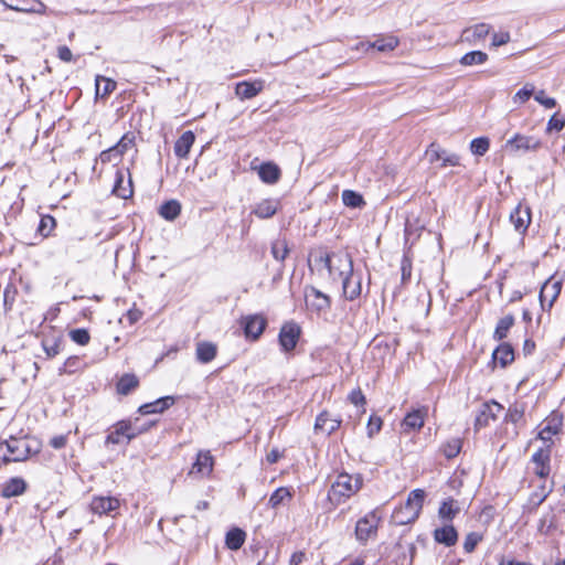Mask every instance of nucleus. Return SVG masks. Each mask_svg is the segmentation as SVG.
Here are the masks:
<instances>
[{
	"label": "nucleus",
	"instance_id": "obj_45",
	"mask_svg": "<svg viewBox=\"0 0 565 565\" xmlns=\"http://www.w3.org/2000/svg\"><path fill=\"white\" fill-rule=\"evenodd\" d=\"M61 340L60 339H44L42 341L43 350L46 353V356L52 359L56 356L61 352Z\"/></svg>",
	"mask_w": 565,
	"mask_h": 565
},
{
	"label": "nucleus",
	"instance_id": "obj_32",
	"mask_svg": "<svg viewBox=\"0 0 565 565\" xmlns=\"http://www.w3.org/2000/svg\"><path fill=\"white\" fill-rule=\"evenodd\" d=\"M181 213V204L177 200H169L161 204L159 215L167 221H174Z\"/></svg>",
	"mask_w": 565,
	"mask_h": 565
},
{
	"label": "nucleus",
	"instance_id": "obj_2",
	"mask_svg": "<svg viewBox=\"0 0 565 565\" xmlns=\"http://www.w3.org/2000/svg\"><path fill=\"white\" fill-rule=\"evenodd\" d=\"M332 281H343L347 276L353 273V260L349 254H333L330 267L327 269Z\"/></svg>",
	"mask_w": 565,
	"mask_h": 565
},
{
	"label": "nucleus",
	"instance_id": "obj_46",
	"mask_svg": "<svg viewBox=\"0 0 565 565\" xmlns=\"http://www.w3.org/2000/svg\"><path fill=\"white\" fill-rule=\"evenodd\" d=\"M461 444L462 443L460 438H452L448 440L443 447V452L446 458H455L460 452Z\"/></svg>",
	"mask_w": 565,
	"mask_h": 565
},
{
	"label": "nucleus",
	"instance_id": "obj_24",
	"mask_svg": "<svg viewBox=\"0 0 565 565\" xmlns=\"http://www.w3.org/2000/svg\"><path fill=\"white\" fill-rule=\"evenodd\" d=\"M342 289L345 299L352 301L361 295V278L354 277L353 273L342 281Z\"/></svg>",
	"mask_w": 565,
	"mask_h": 565
},
{
	"label": "nucleus",
	"instance_id": "obj_5",
	"mask_svg": "<svg viewBox=\"0 0 565 565\" xmlns=\"http://www.w3.org/2000/svg\"><path fill=\"white\" fill-rule=\"evenodd\" d=\"M301 329L298 323L289 321L282 324L278 340L284 352L292 351L300 338Z\"/></svg>",
	"mask_w": 565,
	"mask_h": 565
},
{
	"label": "nucleus",
	"instance_id": "obj_49",
	"mask_svg": "<svg viewBox=\"0 0 565 565\" xmlns=\"http://www.w3.org/2000/svg\"><path fill=\"white\" fill-rule=\"evenodd\" d=\"M482 541V535L478 532H470L466 535L463 550L466 553H472L476 546Z\"/></svg>",
	"mask_w": 565,
	"mask_h": 565
},
{
	"label": "nucleus",
	"instance_id": "obj_10",
	"mask_svg": "<svg viewBox=\"0 0 565 565\" xmlns=\"http://www.w3.org/2000/svg\"><path fill=\"white\" fill-rule=\"evenodd\" d=\"M562 289V281L554 280L553 278L547 279L540 291V302L543 310H546L545 302L548 300L547 310H550L557 299Z\"/></svg>",
	"mask_w": 565,
	"mask_h": 565
},
{
	"label": "nucleus",
	"instance_id": "obj_27",
	"mask_svg": "<svg viewBox=\"0 0 565 565\" xmlns=\"http://www.w3.org/2000/svg\"><path fill=\"white\" fill-rule=\"evenodd\" d=\"M217 353V347L212 342H199L196 344V359L201 363H209L213 361Z\"/></svg>",
	"mask_w": 565,
	"mask_h": 565
},
{
	"label": "nucleus",
	"instance_id": "obj_37",
	"mask_svg": "<svg viewBox=\"0 0 565 565\" xmlns=\"http://www.w3.org/2000/svg\"><path fill=\"white\" fill-rule=\"evenodd\" d=\"M138 379L132 374H125L117 384V391L121 395L129 394L134 388L138 386Z\"/></svg>",
	"mask_w": 565,
	"mask_h": 565
},
{
	"label": "nucleus",
	"instance_id": "obj_61",
	"mask_svg": "<svg viewBox=\"0 0 565 565\" xmlns=\"http://www.w3.org/2000/svg\"><path fill=\"white\" fill-rule=\"evenodd\" d=\"M99 159L103 163H108L111 161L119 160L120 158H116V150L114 147H111L107 150L102 151L99 154Z\"/></svg>",
	"mask_w": 565,
	"mask_h": 565
},
{
	"label": "nucleus",
	"instance_id": "obj_58",
	"mask_svg": "<svg viewBox=\"0 0 565 565\" xmlns=\"http://www.w3.org/2000/svg\"><path fill=\"white\" fill-rule=\"evenodd\" d=\"M565 126V119L564 117L558 116V113L554 114L548 122H547V130H556L561 131Z\"/></svg>",
	"mask_w": 565,
	"mask_h": 565
},
{
	"label": "nucleus",
	"instance_id": "obj_50",
	"mask_svg": "<svg viewBox=\"0 0 565 565\" xmlns=\"http://www.w3.org/2000/svg\"><path fill=\"white\" fill-rule=\"evenodd\" d=\"M440 168L446 167H457L460 164V157L457 153L448 152L447 150H441Z\"/></svg>",
	"mask_w": 565,
	"mask_h": 565
},
{
	"label": "nucleus",
	"instance_id": "obj_8",
	"mask_svg": "<svg viewBox=\"0 0 565 565\" xmlns=\"http://www.w3.org/2000/svg\"><path fill=\"white\" fill-rule=\"evenodd\" d=\"M305 299L307 307L317 312L326 311L331 306L330 297L312 286L306 287Z\"/></svg>",
	"mask_w": 565,
	"mask_h": 565
},
{
	"label": "nucleus",
	"instance_id": "obj_6",
	"mask_svg": "<svg viewBox=\"0 0 565 565\" xmlns=\"http://www.w3.org/2000/svg\"><path fill=\"white\" fill-rule=\"evenodd\" d=\"M9 456H3L4 462H18L28 459L30 455V446L25 439L11 438L6 441Z\"/></svg>",
	"mask_w": 565,
	"mask_h": 565
},
{
	"label": "nucleus",
	"instance_id": "obj_38",
	"mask_svg": "<svg viewBox=\"0 0 565 565\" xmlns=\"http://www.w3.org/2000/svg\"><path fill=\"white\" fill-rule=\"evenodd\" d=\"M424 500H425V491L422 489H415L409 492L405 503L420 514V511H422L423 504H424Z\"/></svg>",
	"mask_w": 565,
	"mask_h": 565
},
{
	"label": "nucleus",
	"instance_id": "obj_41",
	"mask_svg": "<svg viewBox=\"0 0 565 565\" xmlns=\"http://www.w3.org/2000/svg\"><path fill=\"white\" fill-rule=\"evenodd\" d=\"M535 94V87L531 83H526L523 88L518 90L512 97L514 104H524Z\"/></svg>",
	"mask_w": 565,
	"mask_h": 565
},
{
	"label": "nucleus",
	"instance_id": "obj_40",
	"mask_svg": "<svg viewBox=\"0 0 565 565\" xmlns=\"http://www.w3.org/2000/svg\"><path fill=\"white\" fill-rule=\"evenodd\" d=\"M342 201L343 204L349 207H361L365 204L363 196L352 190H344L342 192Z\"/></svg>",
	"mask_w": 565,
	"mask_h": 565
},
{
	"label": "nucleus",
	"instance_id": "obj_14",
	"mask_svg": "<svg viewBox=\"0 0 565 565\" xmlns=\"http://www.w3.org/2000/svg\"><path fill=\"white\" fill-rule=\"evenodd\" d=\"M503 409L502 405H500L497 402L492 403H486L482 406V409L480 411L479 415L476 418V427L482 428L488 426L489 422L495 420L498 417V414Z\"/></svg>",
	"mask_w": 565,
	"mask_h": 565
},
{
	"label": "nucleus",
	"instance_id": "obj_47",
	"mask_svg": "<svg viewBox=\"0 0 565 565\" xmlns=\"http://www.w3.org/2000/svg\"><path fill=\"white\" fill-rule=\"evenodd\" d=\"M2 4L7 8L20 11V12H30L33 11V8L29 7L30 0H0Z\"/></svg>",
	"mask_w": 565,
	"mask_h": 565
},
{
	"label": "nucleus",
	"instance_id": "obj_26",
	"mask_svg": "<svg viewBox=\"0 0 565 565\" xmlns=\"http://www.w3.org/2000/svg\"><path fill=\"white\" fill-rule=\"evenodd\" d=\"M492 358L505 367L514 361V350L511 344L503 342L493 351Z\"/></svg>",
	"mask_w": 565,
	"mask_h": 565
},
{
	"label": "nucleus",
	"instance_id": "obj_63",
	"mask_svg": "<svg viewBox=\"0 0 565 565\" xmlns=\"http://www.w3.org/2000/svg\"><path fill=\"white\" fill-rule=\"evenodd\" d=\"M510 41V34L508 32L494 33L492 35V45L501 46Z\"/></svg>",
	"mask_w": 565,
	"mask_h": 565
},
{
	"label": "nucleus",
	"instance_id": "obj_23",
	"mask_svg": "<svg viewBox=\"0 0 565 565\" xmlns=\"http://www.w3.org/2000/svg\"><path fill=\"white\" fill-rule=\"evenodd\" d=\"M263 89L262 82H239L236 84L235 94L241 99H250L258 95Z\"/></svg>",
	"mask_w": 565,
	"mask_h": 565
},
{
	"label": "nucleus",
	"instance_id": "obj_36",
	"mask_svg": "<svg viewBox=\"0 0 565 565\" xmlns=\"http://www.w3.org/2000/svg\"><path fill=\"white\" fill-rule=\"evenodd\" d=\"M488 60V54L482 51H472L466 53L460 58V64L463 66H472L486 63Z\"/></svg>",
	"mask_w": 565,
	"mask_h": 565
},
{
	"label": "nucleus",
	"instance_id": "obj_1",
	"mask_svg": "<svg viewBox=\"0 0 565 565\" xmlns=\"http://www.w3.org/2000/svg\"><path fill=\"white\" fill-rule=\"evenodd\" d=\"M362 484L363 478L361 475L340 473L331 484L329 499L335 504L343 503L355 494L362 488Z\"/></svg>",
	"mask_w": 565,
	"mask_h": 565
},
{
	"label": "nucleus",
	"instance_id": "obj_54",
	"mask_svg": "<svg viewBox=\"0 0 565 565\" xmlns=\"http://www.w3.org/2000/svg\"><path fill=\"white\" fill-rule=\"evenodd\" d=\"M402 282L406 284L412 276V259L404 255L401 262Z\"/></svg>",
	"mask_w": 565,
	"mask_h": 565
},
{
	"label": "nucleus",
	"instance_id": "obj_33",
	"mask_svg": "<svg viewBox=\"0 0 565 565\" xmlns=\"http://www.w3.org/2000/svg\"><path fill=\"white\" fill-rule=\"evenodd\" d=\"M96 97L105 98L116 89L117 83L104 76H96Z\"/></svg>",
	"mask_w": 565,
	"mask_h": 565
},
{
	"label": "nucleus",
	"instance_id": "obj_60",
	"mask_svg": "<svg viewBox=\"0 0 565 565\" xmlns=\"http://www.w3.org/2000/svg\"><path fill=\"white\" fill-rule=\"evenodd\" d=\"M523 409H519L516 406L510 407L505 415V420L516 424L523 417Z\"/></svg>",
	"mask_w": 565,
	"mask_h": 565
},
{
	"label": "nucleus",
	"instance_id": "obj_44",
	"mask_svg": "<svg viewBox=\"0 0 565 565\" xmlns=\"http://www.w3.org/2000/svg\"><path fill=\"white\" fill-rule=\"evenodd\" d=\"M490 147L489 138L487 137H479L475 138L470 142V150L476 156H483Z\"/></svg>",
	"mask_w": 565,
	"mask_h": 565
},
{
	"label": "nucleus",
	"instance_id": "obj_39",
	"mask_svg": "<svg viewBox=\"0 0 565 565\" xmlns=\"http://www.w3.org/2000/svg\"><path fill=\"white\" fill-rule=\"evenodd\" d=\"M113 192L121 199L129 198L132 194L131 180L128 181V186H124V175L121 172H117Z\"/></svg>",
	"mask_w": 565,
	"mask_h": 565
},
{
	"label": "nucleus",
	"instance_id": "obj_15",
	"mask_svg": "<svg viewBox=\"0 0 565 565\" xmlns=\"http://www.w3.org/2000/svg\"><path fill=\"white\" fill-rule=\"evenodd\" d=\"M435 542L443 544L447 547L456 545L458 541V532L451 524H446L441 527H437L433 532Z\"/></svg>",
	"mask_w": 565,
	"mask_h": 565
},
{
	"label": "nucleus",
	"instance_id": "obj_53",
	"mask_svg": "<svg viewBox=\"0 0 565 565\" xmlns=\"http://www.w3.org/2000/svg\"><path fill=\"white\" fill-rule=\"evenodd\" d=\"M443 148L437 142H431L425 151V156L430 163L439 161Z\"/></svg>",
	"mask_w": 565,
	"mask_h": 565
},
{
	"label": "nucleus",
	"instance_id": "obj_35",
	"mask_svg": "<svg viewBox=\"0 0 565 565\" xmlns=\"http://www.w3.org/2000/svg\"><path fill=\"white\" fill-rule=\"evenodd\" d=\"M245 542V532L241 529H232L227 532L225 543L230 550H238Z\"/></svg>",
	"mask_w": 565,
	"mask_h": 565
},
{
	"label": "nucleus",
	"instance_id": "obj_4",
	"mask_svg": "<svg viewBox=\"0 0 565 565\" xmlns=\"http://www.w3.org/2000/svg\"><path fill=\"white\" fill-rule=\"evenodd\" d=\"M139 433L140 429L132 428L129 422H118L113 426V429L106 437L105 445H119L121 443L128 444L131 439H134Z\"/></svg>",
	"mask_w": 565,
	"mask_h": 565
},
{
	"label": "nucleus",
	"instance_id": "obj_21",
	"mask_svg": "<svg viewBox=\"0 0 565 565\" xmlns=\"http://www.w3.org/2000/svg\"><path fill=\"white\" fill-rule=\"evenodd\" d=\"M258 177L268 184H275L281 177L279 167L273 162H265L258 167Z\"/></svg>",
	"mask_w": 565,
	"mask_h": 565
},
{
	"label": "nucleus",
	"instance_id": "obj_9",
	"mask_svg": "<svg viewBox=\"0 0 565 565\" xmlns=\"http://www.w3.org/2000/svg\"><path fill=\"white\" fill-rule=\"evenodd\" d=\"M504 147L512 152L536 150L541 147V141L531 136L516 134L505 142Z\"/></svg>",
	"mask_w": 565,
	"mask_h": 565
},
{
	"label": "nucleus",
	"instance_id": "obj_62",
	"mask_svg": "<svg viewBox=\"0 0 565 565\" xmlns=\"http://www.w3.org/2000/svg\"><path fill=\"white\" fill-rule=\"evenodd\" d=\"M349 399L354 405H363L365 404V396L363 395L362 391L360 388L353 390L349 394Z\"/></svg>",
	"mask_w": 565,
	"mask_h": 565
},
{
	"label": "nucleus",
	"instance_id": "obj_51",
	"mask_svg": "<svg viewBox=\"0 0 565 565\" xmlns=\"http://www.w3.org/2000/svg\"><path fill=\"white\" fill-rule=\"evenodd\" d=\"M134 145V137L129 135H125L114 146L116 150V158H121V156Z\"/></svg>",
	"mask_w": 565,
	"mask_h": 565
},
{
	"label": "nucleus",
	"instance_id": "obj_13",
	"mask_svg": "<svg viewBox=\"0 0 565 565\" xmlns=\"http://www.w3.org/2000/svg\"><path fill=\"white\" fill-rule=\"evenodd\" d=\"M120 503L117 498L114 497H95L90 502V509L96 514H109L117 510Z\"/></svg>",
	"mask_w": 565,
	"mask_h": 565
},
{
	"label": "nucleus",
	"instance_id": "obj_57",
	"mask_svg": "<svg viewBox=\"0 0 565 565\" xmlns=\"http://www.w3.org/2000/svg\"><path fill=\"white\" fill-rule=\"evenodd\" d=\"M174 402L175 399L173 396H164L152 402V405H154L158 413H163L166 409L172 406Z\"/></svg>",
	"mask_w": 565,
	"mask_h": 565
},
{
	"label": "nucleus",
	"instance_id": "obj_31",
	"mask_svg": "<svg viewBox=\"0 0 565 565\" xmlns=\"http://www.w3.org/2000/svg\"><path fill=\"white\" fill-rule=\"evenodd\" d=\"M514 316L513 315H507L503 318H501L494 329L493 332V339L495 341H502L507 338L510 329L514 326Z\"/></svg>",
	"mask_w": 565,
	"mask_h": 565
},
{
	"label": "nucleus",
	"instance_id": "obj_18",
	"mask_svg": "<svg viewBox=\"0 0 565 565\" xmlns=\"http://www.w3.org/2000/svg\"><path fill=\"white\" fill-rule=\"evenodd\" d=\"M334 253H328L323 248H319L315 253L310 255L309 258V267L311 270H317L321 273L322 270H327L330 267L332 257Z\"/></svg>",
	"mask_w": 565,
	"mask_h": 565
},
{
	"label": "nucleus",
	"instance_id": "obj_48",
	"mask_svg": "<svg viewBox=\"0 0 565 565\" xmlns=\"http://www.w3.org/2000/svg\"><path fill=\"white\" fill-rule=\"evenodd\" d=\"M54 226H55V218L52 217L51 215H44L40 220V223H39V226H38V232L43 237H46V236L50 235V233L52 232Z\"/></svg>",
	"mask_w": 565,
	"mask_h": 565
},
{
	"label": "nucleus",
	"instance_id": "obj_11",
	"mask_svg": "<svg viewBox=\"0 0 565 565\" xmlns=\"http://www.w3.org/2000/svg\"><path fill=\"white\" fill-rule=\"evenodd\" d=\"M342 423L338 415H333L328 411H322L316 418L315 430L331 435L335 431Z\"/></svg>",
	"mask_w": 565,
	"mask_h": 565
},
{
	"label": "nucleus",
	"instance_id": "obj_42",
	"mask_svg": "<svg viewBox=\"0 0 565 565\" xmlns=\"http://www.w3.org/2000/svg\"><path fill=\"white\" fill-rule=\"evenodd\" d=\"M397 45L398 40L395 36L377 39L372 44V46L380 52L393 51Z\"/></svg>",
	"mask_w": 565,
	"mask_h": 565
},
{
	"label": "nucleus",
	"instance_id": "obj_56",
	"mask_svg": "<svg viewBox=\"0 0 565 565\" xmlns=\"http://www.w3.org/2000/svg\"><path fill=\"white\" fill-rule=\"evenodd\" d=\"M174 402L175 399L173 396H164L152 402V405H154L158 413H163L166 409L172 406Z\"/></svg>",
	"mask_w": 565,
	"mask_h": 565
},
{
	"label": "nucleus",
	"instance_id": "obj_17",
	"mask_svg": "<svg viewBox=\"0 0 565 565\" xmlns=\"http://www.w3.org/2000/svg\"><path fill=\"white\" fill-rule=\"evenodd\" d=\"M419 516V513L416 512L413 508L408 507L406 503L396 508L392 514V522L396 525H406L415 522Z\"/></svg>",
	"mask_w": 565,
	"mask_h": 565
},
{
	"label": "nucleus",
	"instance_id": "obj_34",
	"mask_svg": "<svg viewBox=\"0 0 565 565\" xmlns=\"http://www.w3.org/2000/svg\"><path fill=\"white\" fill-rule=\"evenodd\" d=\"M292 494L290 490L286 487H280L276 489L268 500V505L271 509H277L280 505H284L286 501L291 500Z\"/></svg>",
	"mask_w": 565,
	"mask_h": 565
},
{
	"label": "nucleus",
	"instance_id": "obj_43",
	"mask_svg": "<svg viewBox=\"0 0 565 565\" xmlns=\"http://www.w3.org/2000/svg\"><path fill=\"white\" fill-rule=\"evenodd\" d=\"M288 253L289 249L285 239H277L271 244V255L276 260H285Z\"/></svg>",
	"mask_w": 565,
	"mask_h": 565
},
{
	"label": "nucleus",
	"instance_id": "obj_12",
	"mask_svg": "<svg viewBox=\"0 0 565 565\" xmlns=\"http://www.w3.org/2000/svg\"><path fill=\"white\" fill-rule=\"evenodd\" d=\"M510 221L513 224L515 231H518L519 233H525L531 223L530 207L519 204L510 213Z\"/></svg>",
	"mask_w": 565,
	"mask_h": 565
},
{
	"label": "nucleus",
	"instance_id": "obj_55",
	"mask_svg": "<svg viewBox=\"0 0 565 565\" xmlns=\"http://www.w3.org/2000/svg\"><path fill=\"white\" fill-rule=\"evenodd\" d=\"M534 99L545 108H553L556 106V99L552 97H546L545 90L543 89L535 92Z\"/></svg>",
	"mask_w": 565,
	"mask_h": 565
},
{
	"label": "nucleus",
	"instance_id": "obj_64",
	"mask_svg": "<svg viewBox=\"0 0 565 565\" xmlns=\"http://www.w3.org/2000/svg\"><path fill=\"white\" fill-rule=\"evenodd\" d=\"M58 57L64 61V62H71L72 61V57H73V54H72V51L63 45V46H60L58 47Z\"/></svg>",
	"mask_w": 565,
	"mask_h": 565
},
{
	"label": "nucleus",
	"instance_id": "obj_20",
	"mask_svg": "<svg viewBox=\"0 0 565 565\" xmlns=\"http://www.w3.org/2000/svg\"><path fill=\"white\" fill-rule=\"evenodd\" d=\"M427 414L426 408L415 409L408 413L403 419L402 427L404 431L418 430L424 426V419Z\"/></svg>",
	"mask_w": 565,
	"mask_h": 565
},
{
	"label": "nucleus",
	"instance_id": "obj_52",
	"mask_svg": "<svg viewBox=\"0 0 565 565\" xmlns=\"http://www.w3.org/2000/svg\"><path fill=\"white\" fill-rule=\"evenodd\" d=\"M70 337L75 343L79 345H86L90 340V335L86 329L72 330L70 332Z\"/></svg>",
	"mask_w": 565,
	"mask_h": 565
},
{
	"label": "nucleus",
	"instance_id": "obj_3",
	"mask_svg": "<svg viewBox=\"0 0 565 565\" xmlns=\"http://www.w3.org/2000/svg\"><path fill=\"white\" fill-rule=\"evenodd\" d=\"M381 518L376 511H371L363 518H361L355 525V537L356 540L365 544L370 539L375 537Z\"/></svg>",
	"mask_w": 565,
	"mask_h": 565
},
{
	"label": "nucleus",
	"instance_id": "obj_19",
	"mask_svg": "<svg viewBox=\"0 0 565 565\" xmlns=\"http://www.w3.org/2000/svg\"><path fill=\"white\" fill-rule=\"evenodd\" d=\"M532 460L535 463V475L540 478H546L550 475V451L544 448L536 450Z\"/></svg>",
	"mask_w": 565,
	"mask_h": 565
},
{
	"label": "nucleus",
	"instance_id": "obj_25",
	"mask_svg": "<svg viewBox=\"0 0 565 565\" xmlns=\"http://www.w3.org/2000/svg\"><path fill=\"white\" fill-rule=\"evenodd\" d=\"M213 468V457L210 451H199L190 473L209 475Z\"/></svg>",
	"mask_w": 565,
	"mask_h": 565
},
{
	"label": "nucleus",
	"instance_id": "obj_7",
	"mask_svg": "<svg viewBox=\"0 0 565 565\" xmlns=\"http://www.w3.org/2000/svg\"><path fill=\"white\" fill-rule=\"evenodd\" d=\"M241 324L245 337L255 341L263 334L267 326V320L262 315H249L242 318Z\"/></svg>",
	"mask_w": 565,
	"mask_h": 565
},
{
	"label": "nucleus",
	"instance_id": "obj_30",
	"mask_svg": "<svg viewBox=\"0 0 565 565\" xmlns=\"http://www.w3.org/2000/svg\"><path fill=\"white\" fill-rule=\"evenodd\" d=\"M459 511L460 508L458 502L452 498H448L441 502L438 510V516L445 521H452Z\"/></svg>",
	"mask_w": 565,
	"mask_h": 565
},
{
	"label": "nucleus",
	"instance_id": "obj_59",
	"mask_svg": "<svg viewBox=\"0 0 565 565\" xmlns=\"http://www.w3.org/2000/svg\"><path fill=\"white\" fill-rule=\"evenodd\" d=\"M382 419L380 417H370L367 423V435L369 437H373L381 430Z\"/></svg>",
	"mask_w": 565,
	"mask_h": 565
},
{
	"label": "nucleus",
	"instance_id": "obj_29",
	"mask_svg": "<svg viewBox=\"0 0 565 565\" xmlns=\"http://www.w3.org/2000/svg\"><path fill=\"white\" fill-rule=\"evenodd\" d=\"M26 489V483L22 478H11L2 488V497L11 498L22 494Z\"/></svg>",
	"mask_w": 565,
	"mask_h": 565
},
{
	"label": "nucleus",
	"instance_id": "obj_28",
	"mask_svg": "<svg viewBox=\"0 0 565 565\" xmlns=\"http://www.w3.org/2000/svg\"><path fill=\"white\" fill-rule=\"evenodd\" d=\"M278 202L271 199H265L256 204L253 213L259 218H269L276 214Z\"/></svg>",
	"mask_w": 565,
	"mask_h": 565
},
{
	"label": "nucleus",
	"instance_id": "obj_22",
	"mask_svg": "<svg viewBox=\"0 0 565 565\" xmlns=\"http://www.w3.org/2000/svg\"><path fill=\"white\" fill-rule=\"evenodd\" d=\"M194 141V134L191 130L184 131L174 143L175 156L182 159L186 158Z\"/></svg>",
	"mask_w": 565,
	"mask_h": 565
},
{
	"label": "nucleus",
	"instance_id": "obj_16",
	"mask_svg": "<svg viewBox=\"0 0 565 565\" xmlns=\"http://www.w3.org/2000/svg\"><path fill=\"white\" fill-rule=\"evenodd\" d=\"M491 26L487 23H479L473 26L467 28L462 31L461 41L469 44H477L483 40L490 32Z\"/></svg>",
	"mask_w": 565,
	"mask_h": 565
}]
</instances>
